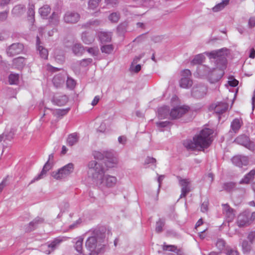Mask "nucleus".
<instances>
[{
	"mask_svg": "<svg viewBox=\"0 0 255 255\" xmlns=\"http://www.w3.org/2000/svg\"><path fill=\"white\" fill-rule=\"evenodd\" d=\"M89 174H93V178L97 184L112 187L116 185L117 179L115 176L104 175L105 169L100 163L96 161H91L88 164Z\"/></svg>",
	"mask_w": 255,
	"mask_h": 255,
	"instance_id": "nucleus-1",
	"label": "nucleus"
},
{
	"mask_svg": "<svg viewBox=\"0 0 255 255\" xmlns=\"http://www.w3.org/2000/svg\"><path fill=\"white\" fill-rule=\"evenodd\" d=\"M212 130L205 128L195 135L192 140H186L184 141V146L188 149L204 150L208 148L212 141L211 135Z\"/></svg>",
	"mask_w": 255,
	"mask_h": 255,
	"instance_id": "nucleus-2",
	"label": "nucleus"
},
{
	"mask_svg": "<svg viewBox=\"0 0 255 255\" xmlns=\"http://www.w3.org/2000/svg\"><path fill=\"white\" fill-rule=\"evenodd\" d=\"M105 236L100 237L92 236L89 237L86 242V247L90 252L89 255H97L104 248Z\"/></svg>",
	"mask_w": 255,
	"mask_h": 255,
	"instance_id": "nucleus-3",
	"label": "nucleus"
},
{
	"mask_svg": "<svg viewBox=\"0 0 255 255\" xmlns=\"http://www.w3.org/2000/svg\"><path fill=\"white\" fill-rule=\"evenodd\" d=\"M73 170L74 165L70 163L61 168L58 170L52 172L51 176L56 180H61L70 175L73 172Z\"/></svg>",
	"mask_w": 255,
	"mask_h": 255,
	"instance_id": "nucleus-4",
	"label": "nucleus"
},
{
	"mask_svg": "<svg viewBox=\"0 0 255 255\" xmlns=\"http://www.w3.org/2000/svg\"><path fill=\"white\" fill-rule=\"evenodd\" d=\"M181 78L180 81V86L182 88L187 89L190 87L193 83L191 79V73L189 70L185 69L181 72Z\"/></svg>",
	"mask_w": 255,
	"mask_h": 255,
	"instance_id": "nucleus-5",
	"label": "nucleus"
},
{
	"mask_svg": "<svg viewBox=\"0 0 255 255\" xmlns=\"http://www.w3.org/2000/svg\"><path fill=\"white\" fill-rule=\"evenodd\" d=\"M23 50V46L19 43H13L7 47L6 54L9 57H13L21 53Z\"/></svg>",
	"mask_w": 255,
	"mask_h": 255,
	"instance_id": "nucleus-6",
	"label": "nucleus"
},
{
	"mask_svg": "<svg viewBox=\"0 0 255 255\" xmlns=\"http://www.w3.org/2000/svg\"><path fill=\"white\" fill-rule=\"evenodd\" d=\"M178 179L179 185L181 187L180 198L184 197L191 190V181L189 179H183L180 177H178Z\"/></svg>",
	"mask_w": 255,
	"mask_h": 255,
	"instance_id": "nucleus-7",
	"label": "nucleus"
},
{
	"mask_svg": "<svg viewBox=\"0 0 255 255\" xmlns=\"http://www.w3.org/2000/svg\"><path fill=\"white\" fill-rule=\"evenodd\" d=\"M207 89L206 86L199 84L195 85L192 89V95L197 99L204 97L207 94Z\"/></svg>",
	"mask_w": 255,
	"mask_h": 255,
	"instance_id": "nucleus-8",
	"label": "nucleus"
},
{
	"mask_svg": "<svg viewBox=\"0 0 255 255\" xmlns=\"http://www.w3.org/2000/svg\"><path fill=\"white\" fill-rule=\"evenodd\" d=\"M235 142L242 145L250 150H254L255 148V144L250 141L249 137L245 135H241L237 137Z\"/></svg>",
	"mask_w": 255,
	"mask_h": 255,
	"instance_id": "nucleus-9",
	"label": "nucleus"
},
{
	"mask_svg": "<svg viewBox=\"0 0 255 255\" xmlns=\"http://www.w3.org/2000/svg\"><path fill=\"white\" fill-rule=\"evenodd\" d=\"M189 108L187 106L177 107L172 109L169 114L170 119L179 118L188 112Z\"/></svg>",
	"mask_w": 255,
	"mask_h": 255,
	"instance_id": "nucleus-10",
	"label": "nucleus"
},
{
	"mask_svg": "<svg viewBox=\"0 0 255 255\" xmlns=\"http://www.w3.org/2000/svg\"><path fill=\"white\" fill-rule=\"evenodd\" d=\"M205 54L210 58L224 59L229 54V50L226 48H224L211 52H206Z\"/></svg>",
	"mask_w": 255,
	"mask_h": 255,
	"instance_id": "nucleus-11",
	"label": "nucleus"
},
{
	"mask_svg": "<svg viewBox=\"0 0 255 255\" xmlns=\"http://www.w3.org/2000/svg\"><path fill=\"white\" fill-rule=\"evenodd\" d=\"M250 212H245L240 214L237 219V223L239 227H243L251 224L249 219Z\"/></svg>",
	"mask_w": 255,
	"mask_h": 255,
	"instance_id": "nucleus-12",
	"label": "nucleus"
},
{
	"mask_svg": "<svg viewBox=\"0 0 255 255\" xmlns=\"http://www.w3.org/2000/svg\"><path fill=\"white\" fill-rule=\"evenodd\" d=\"M80 18V16L79 13L73 11H68L64 15V20L66 23H74L77 22Z\"/></svg>",
	"mask_w": 255,
	"mask_h": 255,
	"instance_id": "nucleus-13",
	"label": "nucleus"
},
{
	"mask_svg": "<svg viewBox=\"0 0 255 255\" xmlns=\"http://www.w3.org/2000/svg\"><path fill=\"white\" fill-rule=\"evenodd\" d=\"M62 240L59 239H55L50 244L47 246H43L42 250L43 252L47 255L50 254L59 245Z\"/></svg>",
	"mask_w": 255,
	"mask_h": 255,
	"instance_id": "nucleus-14",
	"label": "nucleus"
},
{
	"mask_svg": "<svg viewBox=\"0 0 255 255\" xmlns=\"http://www.w3.org/2000/svg\"><path fill=\"white\" fill-rule=\"evenodd\" d=\"M232 161L233 163L239 167H241L243 166H246L248 164V158L247 156L242 155H236L234 156Z\"/></svg>",
	"mask_w": 255,
	"mask_h": 255,
	"instance_id": "nucleus-15",
	"label": "nucleus"
},
{
	"mask_svg": "<svg viewBox=\"0 0 255 255\" xmlns=\"http://www.w3.org/2000/svg\"><path fill=\"white\" fill-rule=\"evenodd\" d=\"M214 106L215 112L219 114H221L226 112L228 109V105L225 102H218Z\"/></svg>",
	"mask_w": 255,
	"mask_h": 255,
	"instance_id": "nucleus-16",
	"label": "nucleus"
},
{
	"mask_svg": "<svg viewBox=\"0 0 255 255\" xmlns=\"http://www.w3.org/2000/svg\"><path fill=\"white\" fill-rule=\"evenodd\" d=\"M68 101V98L65 95H56L54 96L52 102L57 106L64 105Z\"/></svg>",
	"mask_w": 255,
	"mask_h": 255,
	"instance_id": "nucleus-17",
	"label": "nucleus"
},
{
	"mask_svg": "<svg viewBox=\"0 0 255 255\" xmlns=\"http://www.w3.org/2000/svg\"><path fill=\"white\" fill-rule=\"evenodd\" d=\"M81 39L86 44H90L95 40L94 35L90 32H84L81 35Z\"/></svg>",
	"mask_w": 255,
	"mask_h": 255,
	"instance_id": "nucleus-18",
	"label": "nucleus"
},
{
	"mask_svg": "<svg viewBox=\"0 0 255 255\" xmlns=\"http://www.w3.org/2000/svg\"><path fill=\"white\" fill-rule=\"evenodd\" d=\"M223 213L225 214L229 222L232 221L234 219L235 217L234 211L228 205H223Z\"/></svg>",
	"mask_w": 255,
	"mask_h": 255,
	"instance_id": "nucleus-19",
	"label": "nucleus"
},
{
	"mask_svg": "<svg viewBox=\"0 0 255 255\" xmlns=\"http://www.w3.org/2000/svg\"><path fill=\"white\" fill-rule=\"evenodd\" d=\"M98 37L102 43L109 42L112 39V33L109 32L101 31L98 34Z\"/></svg>",
	"mask_w": 255,
	"mask_h": 255,
	"instance_id": "nucleus-20",
	"label": "nucleus"
},
{
	"mask_svg": "<svg viewBox=\"0 0 255 255\" xmlns=\"http://www.w3.org/2000/svg\"><path fill=\"white\" fill-rule=\"evenodd\" d=\"M25 65V59L23 57H18L12 60V65L15 68L21 69Z\"/></svg>",
	"mask_w": 255,
	"mask_h": 255,
	"instance_id": "nucleus-21",
	"label": "nucleus"
},
{
	"mask_svg": "<svg viewBox=\"0 0 255 255\" xmlns=\"http://www.w3.org/2000/svg\"><path fill=\"white\" fill-rule=\"evenodd\" d=\"M78 134L76 132L69 134L67 139V143L69 146H73L76 144L79 140Z\"/></svg>",
	"mask_w": 255,
	"mask_h": 255,
	"instance_id": "nucleus-22",
	"label": "nucleus"
},
{
	"mask_svg": "<svg viewBox=\"0 0 255 255\" xmlns=\"http://www.w3.org/2000/svg\"><path fill=\"white\" fill-rule=\"evenodd\" d=\"M255 175V170H252L249 173L246 174L244 178L240 181V184H249L250 181L253 180Z\"/></svg>",
	"mask_w": 255,
	"mask_h": 255,
	"instance_id": "nucleus-23",
	"label": "nucleus"
},
{
	"mask_svg": "<svg viewBox=\"0 0 255 255\" xmlns=\"http://www.w3.org/2000/svg\"><path fill=\"white\" fill-rule=\"evenodd\" d=\"M25 8L23 5H17L12 10L11 13L14 16H19L24 13Z\"/></svg>",
	"mask_w": 255,
	"mask_h": 255,
	"instance_id": "nucleus-24",
	"label": "nucleus"
},
{
	"mask_svg": "<svg viewBox=\"0 0 255 255\" xmlns=\"http://www.w3.org/2000/svg\"><path fill=\"white\" fill-rule=\"evenodd\" d=\"M158 117L159 119H170L169 109L167 107H161L158 109Z\"/></svg>",
	"mask_w": 255,
	"mask_h": 255,
	"instance_id": "nucleus-25",
	"label": "nucleus"
},
{
	"mask_svg": "<svg viewBox=\"0 0 255 255\" xmlns=\"http://www.w3.org/2000/svg\"><path fill=\"white\" fill-rule=\"evenodd\" d=\"M118 159L117 157H112L107 158L105 161V163L107 168H113L118 165Z\"/></svg>",
	"mask_w": 255,
	"mask_h": 255,
	"instance_id": "nucleus-26",
	"label": "nucleus"
},
{
	"mask_svg": "<svg viewBox=\"0 0 255 255\" xmlns=\"http://www.w3.org/2000/svg\"><path fill=\"white\" fill-rule=\"evenodd\" d=\"M75 249L80 254L82 253L83 251V238L81 237H79L75 239Z\"/></svg>",
	"mask_w": 255,
	"mask_h": 255,
	"instance_id": "nucleus-27",
	"label": "nucleus"
},
{
	"mask_svg": "<svg viewBox=\"0 0 255 255\" xmlns=\"http://www.w3.org/2000/svg\"><path fill=\"white\" fill-rule=\"evenodd\" d=\"M230 0H222V2L216 5L213 7V11L218 12L223 9L226 5L229 4Z\"/></svg>",
	"mask_w": 255,
	"mask_h": 255,
	"instance_id": "nucleus-28",
	"label": "nucleus"
},
{
	"mask_svg": "<svg viewBox=\"0 0 255 255\" xmlns=\"http://www.w3.org/2000/svg\"><path fill=\"white\" fill-rule=\"evenodd\" d=\"M50 10L49 6L45 5L39 8V12L43 18H45L50 13Z\"/></svg>",
	"mask_w": 255,
	"mask_h": 255,
	"instance_id": "nucleus-29",
	"label": "nucleus"
},
{
	"mask_svg": "<svg viewBox=\"0 0 255 255\" xmlns=\"http://www.w3.org/2000/svg\"><path fill=\"white\" fill-rule=\"evenodd\" d=\"M241 127V123L239 119H236L231 123V128L234 132H236Z\"/></svg>",
	"mask_w": 255,
	"mask_h": 255,
	"instance_id": "nucleus-30",
	"label": "nucleus"
},
{
	"mask_svg": "<svg viewBox=\"0 0 255 255\" xmlns=\"http://www.w3.org/2000/svg\"><path fill=\"white\" fill-rule=\"evenodd\" d=\"M204 59L205 57L204 55L203 54H199L194 56L191 63L193 64H200L204 61Z\"/></svg>",
	"mask_w": 255,
	"mask_h": 255,
	"instance_id": "nucleus-31",
	"label": "nucleus"
},
{
	"mask_svg": "<svg viewBox=\"0 0 255 255\" xmlns=\"http://www.w3.org/2000/svg\"><path fill=\"white\" fill-rule=\"evenodd\" d=\"M72 51L75 55H80L84 51V48L81 44L76 43L72 47Z\"/></svg>",
	"mask_w": 255,
	"mask_h": 255,
	"instance_id": "nucleus-32",
	"label": "nucleus"
},
{
	"mask_svg": "<svg viewBox=\"0 0 255 255\" xmlns=\"http://www.w3.org/2000/svg\"><path fill=\"white\" fill-rule=\"evenodd\" d=\"M64 82V78L60 75L55 76L53 79V83L56 87L60 86Z\"/></svg>",
	"mask_w": 255,
	"mask_h": 255,
	"instance_id": "nucleus-33",
	"label": "nucleus"
},
{
	"mask_svg": "<svg viewBox=\"0 0 255 255\" xmlns=\"http://www.w3.org/2000/svg\"><path fill=\"white\" fill-rule=\"evenodd\" d=\"M114 50V46L112 44L105 45L101 47L102 52L106 54H111Z\"/></svg>",
	"mask_w": 255,
	"mask_h": 255,
	"instance_id": "nucleus-34",
	"label": "nucleus"
},
{
	"mask_svg": "<svg viewBox=\"0 0 255 255\" xmlns=\"http://www.w3.org/2000/svg\"><path fill=\"white\" fill-rule=\"evenodd\" d=\"M251 242H249L247 241H244L242 243V248L244 252H250L252 250Z\"/></svg>",
	"mask_w": 255,
	"mask_h": 255,
	"instance_id": "nucleus-35",
	"label": "nucleus"
},
{
	"mask_svg": "<svg viewBox=\"0 0 255 255\" xmlns=\"http://www.w3.org/2000/svg\"><path fill=\"white\" fill-rule=\"evenodd\" d=\"M37 49L39 52V54L41 58L45 59L47 58L48 53L46 49L44 48L41 46L38 45L37 46Z\"/></svg>",
	"mask_w": 255,
	"mask_h": 255,
	"instance_id": "nucleus-36",
	"label": "nucleus"
},
{
	"mask_svg": "<svg viewBox=\"0 0 255 255\" xmlns=\"http://www.w3.org/2000/svg\"><path fill=\"white\" fill-rule=\"evenodd\" d=\"M47 171L45 170V169H42L40 173L38 174L37 176H35L30 182V184H32L35 182L36 181H38L41 179H42L46 174Z\"/></svg>",
	"mask_w": 255,
	"mask_h": 255,
	"instance_id": "nucleus-37",
	"label": "nucleus"
},
{
	"mask_svg": "<svg viewBox=\"0 0 255 255\" xmlns=\"http://www.w3.org/2000/svg\"><path fill=\"white\" fill-rule=\"evenodd\" d=\"M28 13L29 15V20L31 23H33L34 21V5H31L29 8Z\"/></svg>",
	"mask_w": 255,
	"mask_h": 255,
	"instance_id": "nucleus-38",
	"label": "nucleus"
},
{
	"mask_svg": "<svg viewBox=\"0 0 255 255\" xmlns=\"http://www.w3.org/2000/svg\"><path fill=\"white\" fill-rule=\"evenodd\" d=\"M19 76L16 74H11L9 76V82L10 84H16L18 80Z\"/></svg>",
	"mask_w": 255,
	"mask_h": 255,
	"instance_id": "nucleus-39",
	"label": "nucleus"
},
{
	"mask_svg": "<svg viewBox=\"0 0 255 255\" xmlns=\"http://www.w3.org/2000/svg\"><path fill=\"white\" fill-rule=\"evenodd\" d=\"M101 0H90L89 1V8L94 9L96 8Z\"/></svg>",
	"mask_w": 255,
	"mask_h": 255,
	"instance_id": "nucleus-40",
	"label": "nucleus"
},
{
	"mask_svg": "<svg viewBox=\"0 0 255 255\" xmlns=\"http://www.w3.org/2000/svg\"><path fill=\"white\" fill-rule=\"evenodd\" d=\"M69 208V205L67 203H62L59 205V208L60 209V213L58 215V217H60L61 213L65 212Z\"/></svg>",
	"mask_w": 255,
	"mask_h": 255,
	"instance_id": "nucleus-41",
	"label": "nucleus"
},
{
	"mask_svg": "<svg viewBox=\"0 0 255 255\" xmlns=\"http://www.w3.org/2000/svg\"><path fill=\"white\" fill-rule=\"evenodd\" d=\"M93 155L94 158L98 160H102L104 159V155L99 151H95L93 152Z\"/></svg>",
	"mask_w": 255,
	"mask_h": 255,
	"instance_id": "nucleus-42",
	"label": "nucleus"
},
{
	"mask_svg": "<svg viewBox=\"0 0 255 255\" xmlns=\"http://www.w3.org/2000/svg\"><path fill=\"white\" fill-rule=\"evenodd\" d=\"M136 64L131 63L130 67V70L135 73L138 72L141 69V66L139 64L135 65Z\"/></svg>",
	"mask_w": 255,
	"mask_h": 255,
	"instance_id": "nucleus-43",
	"label": "nucleus"
},
{
	"mask_svg": "<svg viewBox=\"0 0 255 255\" xmlns=\"http://www.w3.org/2000/svg\"><path fill=\"white\" fill-rule=\"evenodd\" d=\"M163 226L164 222L162 221L161 220H159L158 222H157L155 228V230L156 232H161L162 231Z\"/></svg>",
	"mask_w": 255,
	"mask_h": 255,
	"instance_id": "nucleus-44",
	"label": "nucleus"
},
{
	"mask_svg": "<svg viewBox=\"0 0 255 255\" xmlns=\"http://www.w3.org/2000/svg\"><path fill=\"white\" fill-rule=\"evenodd\" d=\"M216 246L220 253L225 248V242L222 240H219L216 243Z\"/></svg>",
	"mask_w": 255,
	"mask_h": 255,
	"instance_id": "nucleus-45",
	"label": "nucleus"
},
{
	"mask_svg": "<svg viewBox=\"0 0 255 255\" xmlns=\"http://www.w3.org/2000/svg\"><path fill=\"white\" fill-rule=\"evenodd\" d=\"M75 85L76 82L74 80L70 78H68L67 80V86L68 88L73 89L75 87Z\"/></svg>",
	"mask_w": 255,
	"mask_h": 255,
	"instance_id": "nucleus-46",
	"label": "nucleus"
},
{
	"mask_svg": "<svg viewBox=\"0 0 255 255\" xmlns=\"http://www.w3.org/2000/svg\"><path fill=\"white\" fill-rule=\"evenodd\" d=\"M98 131L100 132H105L107 130V125L105 123L103 122L97 129Z\"/></svg>",
	"mask_w": 255,
	"mask_h": 255,
	"instance_id": "nucleus-47",
	"label": "nucleus"
},
{
	"mask_svg": "<svg viewBox=\"0 0 255 255\" xmlns=\"http://www.w3.org/2000/svg\"><path fill=\"white\" fill-rule=\"evenodd\" d=\"M69 111V109H59V110H57L55 111V114L56 115H57V116H64L65 115H66L68 112Z\"/></svg>",
	"mask_w": 255,
	"mask_h": 255,
	"instance_id": "nucleus-48",
	"label": "nucleus"
},
{
	"mask_svg": "<svg viewBox=\"0 0 255 255\" xmlns=\"http://www.w3.org/2000/svg\"><path fill=\"white\" fill-rule=\"evenodd\" d=\"M119 18V15L117 13H113L109 16V19L112 22H117Z\"/></svg>",
	"mask_w": 255,
	"mask_h": 255,
	"instance_id": "nucleus-49",
	"label": "nucleus"
},
{
	"mask_svg": "<svg viewBox=\"0 0 255 255\" xmlns=\"http://www.w3.org/2000/svg\"><path fill=\"white\" fill-rule=\"evenodd\" d=\"M163 250L171 252H176L177 251L176 247L173 245L164 246L163 247Z\"/></svg>",
	"mask_w": 255,
	"mask_h": 255,
	"instance_id": "nucleus-50",
	"label": "nucleus"
},
{
	"mask_svg": "<svg viewBox=\"0 0 255 255\" xmlns=\"http://www.w3.org/2000/svg\"><path fill=\"white\" fill-rule=\"evenodd\" d=\"M228 83L232 87H236L238 85L239 82L236 79L231 78L228 81Z\"/></svg>",
	"mask_w": 255,
	"mask_h": 255,
	"instance_id": "nucleus-51",
	"label": "nucleus"
},
{
	"mask_svg": "<svg viewBox=\"0 0 255 255\" xmlns=\"http://www.w3.org/2000/svg\"><path fill=\"white\" fill-rule=\"evenodd\" d=\"M82 222V220L81 219H79L76 222L73 223L72 224L69 226L70 229H73L74 228H76L79 225H80Z\"/></svg>",
	"mask_w": 255,
	"mask_h": 255,
	"instance_id": "nucleus-52",
	"label": "nucleus"
},
{
	"mask_svg": "<svg viewBox=\"0 0 255 255\" xmlns=\"http://www.w3.org/2000/svg\"><path fill=\"white\" fill-rule=\"evenodd\" d=\"M92 62V59L91 58L85 59L81 61V64L83 66H86Z\"/></svg>",
	"mask_w": 255,
	"mask_h": 255,
	"instance_id": "nucleus-53",
	"label": "nucleus"
},
{
	"mask_svg": "<svg viewBox=\"0 0 255 255\" xmlns=\"http://www.w3.org/2000/svg\"><path fill=\"white\" fill-rule=\"evenodd\" d=\"M43 219L40 218H37L30 223V225H34L43 222Z\"/></svg>",
	"mask_w": 255,
	"mask_h": 255,
	"instance_id": "nucleus-54",
	"label": "nucleus"
},
{
	"mask_svg": "<svg viewBox=\"0 0 255 255\" xmlns=\"http://www.w3.org/2000/svg\"><path fill=\"white\" fill-rule=\"evenodd\" d=\"M169 124V122H167V121L160 122L157 123L156 125L158 127L164 128V127L167 126Z\"/></svg>",
	"mask_w": 255,
	"mask_h": 255,
	"instance_id": "nucleus-55",
	"label": "nucleus"
},
{
	"mask_svg": "<svg viewBox=\"0 0 255 255\" xmlns=\"http://www.w3.org/2000/svg\"><path fill=\"white\" fill-rule=\"evenodd\" d=\"M7 17V12L3 11L0 13V21H3L6 19Z\"/></svg>",
	"mask_w": 255,
	"mask_h": 255,
	"instance_id": "nucleus-56",
	"label": "nucleus"
},
{
	"mask_svg": "<svg viewBox=\"0 0 255 255\" xmlns=\"http://www.w3.org/2000/svg\"><path fill=\"white\" fill-rule=\"evenodd\" d=\"M87 51L93 55H96L98 52V48H89Z\"/></svg>",
	"mask_w": 255,
	"mask_h": 255,
	"instance_id": "nucleus-57",
	"label": "nucleus"
},
{
	"mask_svg": "<svg viewBox=\"0 0 255 255\" xmlns=\"http://www.w3.org/2000/svg\"><path fill=\"white\" fill-rule=\"evenodd\" d=\"M208 210V203L204 202L202 203L201 207V210L202 212H205Z\"/></svg>",
	"mask_w": 255,
	"mask_h": 255,
	"instance_id": "nucleus-58",
	"label": "nucleus"
},
{
	"mask_svg": "<svg viewBox=\"0 0 255 255\" xmlns=\"http://www.w3.org/2000/svg\"><path fill=\"white\" fill-rule=\"evenodd\" d=\"M100 99V98L99 96H95L94 97L93 100L92 101V103H91V105L93 106H95V105H96L98 103V102H99Z\"/></svg>",
	"mask_w": 255,
	"mask_h": 255,
	"instance_id": "nucleus-59",
	"label": "nucleus"
},
{
	"mask_svg": "<svg viewBox=\"0 0 255 255\" xmlns=\"http://www.w3.org/2000/svg\"><path fill=\"white\" fill-rule=\"evenodd\" d=\"M249 25L250 27H253L255 25V17H251L249 20Z\"/></svg>",
	"mask_w": 255,
	"mask_h": 255,
	"instance_id": "nucleus-60",
	"label": "nucleus"
},
{
	"mask_svg": "<svg viewBox=\"0 0 255 255\" xmlns=\"http://www.w3.org/2000/svg\"><path fill=\"white\" fill-rule=\"evenodd\" d=\"M248 239L250 240V242L252 243L253 240L255 238V232H251L248 235Z\"/></svg>",
	"mask_w": 255,
	"mask_h": 255,
	"instance_id": "nucleus-61",
	"label": "nucleus"
},
{
	"mask_svg": "<svg viewBox=\"0 0 255 255\" xmlns=\"http://www.w3.org/2000/svg\"><path fill=\"white\" fill-rule=\"evenodd\" d=\"M51 168V165L48 161L44 165L43 167V169H45L47 172H48Z\"/></svg>",
	"mask_w": 255,
	"mask_h": 255,
	"instance_id": "nucleus-62",
	"label": "nucleus"
},
{
	"mask_svg": "<svg viewBox=\"0 0 255 255\" xmlns=\"http://www.w3.org/2000/svg\"><path fill=\"white\" fill-rule=\"evenodd\" d=\"M143 55L141 54V55H140L138 56L135 57L133 59V61H132V62L131 63L136 64L138 61H139V60L143 57Z\"/></svg>",
	"mask_w": 255,
	"mask_h": 255,
	"instance_id": "nucleus-63",
	"label": "nucleus"
},
{
	"mask_svg": "<svg viewBox=\"0 0 255 255\" xmlns=\"http://www.w3.org/2000/svg\"><path fill=\"white\" fill-rule=\"evenodd\" d=\"M118 141L120 143L125 144L126 141V138L125 136H119L118 138Z\"/></svg>",
	"mask_w": 255,
	"mask_h": 255,
	"instance_id": "nucleus-64",
	"label": "nucleus"
}]
</instances>
